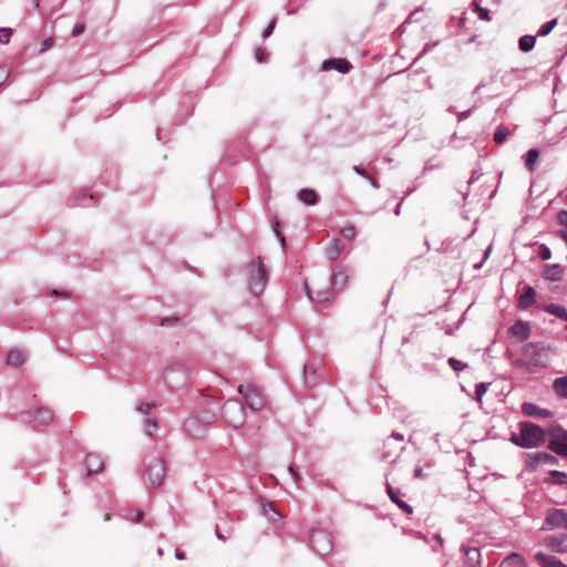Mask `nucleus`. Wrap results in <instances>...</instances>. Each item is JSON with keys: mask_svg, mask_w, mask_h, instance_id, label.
I'll return each instance as SVG.
<instances>
[{"mask_svg": "<svg viewBox=\"0 0 567 567\" xmlns=\"http://www.w3.org/2000/svg\"><path fill=\"white\" fill-rule=\"evenodd\" d=\"M546 440V432L538 425L530 422L519 423V434L513 433L509 441L523 449H534L542 445Z\"/></svg>", "mask_w": 567, "mask_h": 567, "instance_id": "f257e3e1", "label": "nucleus"}, {"mask_svg": "<svg viewBox=\"0 0 567 567\" xmlns=\"http://www.w3.org/2000/svg\"><path fill=\"white\" fill-rule=\"evenodd\" d=\"M247 276L249 290L256 296L261 293L266 287L268 277L264 264L259 258L247 266Z\"/></svg>", "mask_w": 567, "mask_h": 567, "instance_id": "f03ea898", "label": "nucleus"}, {"mask_svg": "<svg viewBox=\"0 0 567 567\" xmlns=\"http://www.w3.org/2000/svg\"><path fill=\"white\" fill-rule=\"evenodd\" d=\"M221 415L228 425L233 427H239L245 422L244 408L236 400H228L224 403Z\"/></svg>", "mask_w": 567, "mask_h": 567, "instance_id": "7ed1b4c3", "label": "nucleus"}, {"mask_svg": "<svg viewBox=\"0 0 567 567\" xmlns=\"http://www.w3.org/2000/svg\"><path fill=\"white\" fill-rule=\"evenodd\" d=\"M548 449L557 455L567 457V431L560 425H554L548 429Z\"/></svg>", "mask_w": 567, "mask_h": 567, "instance_id": "20e7f679", "label": "nucleus"}, {"mask_svg": "<svg viewBox=\"0 0 567 567\" xmlns=\"http://www.w3.org/2000/svg\"><path fill=\"white\" fill-rule=\"evenodd\" d=\"M238 392L244 396L246 405L252 411H259L265 405V400L252 384H240Z\"/></svg>", "mask_w": 567, "mask_h": 567, "instance_id": "39448f33", "label": "nucleus"}, {"mask_svg": "<svg viewBox=\"0 0 567 567\" xmlns=\"http://www.w3.org/2000/svg\"><path fill=\"white\" fill-rule=\"evenodd\" d=\"M145 476L152 485H159L165 476V465L162 458L151 457L145 464Z\"/></svg>", "mask_w": 567, "mask_h": 567, "instance_id": "423d86ee", "label": "nucleus"}, {"mask_svg": "<svg viewBox=\"0 0 567 567\" xmlns=\"http://www.w3.org/2000/svg\"><path fill=\"white\" fill-rule=\"evenodd\" d=\"M311 547L319 555L323 556L332 550V542L328 534L321 530H313L310 537Z\"/></svg>", "mask_w": 567, "mask_h": 567, "instance_id": "0eeeda50", "label": "nucleus"}, {"mask_svg": "<svg viewBox=\"0 0 567 567\" xmlns=\"http://www.w3.org/2000/svg\"><path fill=\"white\" fill-rule=\"evenodd\" d=\"M558 458L547 452H537L528 454L526 458V466L530 470H535L539 464L556 465Z\"/></svg>", "mask_w": 567, "mask_h": 567, "instance_id": "6e6552de", "label": "nucleus"}, {"mask_svg": "<svg viewBox=\"0 0 567 567\" xmlns=\"http://www.w3.org/2000/svg\"><path fill=\"white\" fill-rule=\"evenodd\" d=\"M544 348H539L537 344L529 343L524 347V355L529 359V363L535 367H545L546 359L543 358Z\"/></svg>", "mask_w": 567, "mask_h": 567, "instance_id": "1a4fd4ad", "label": "nucleus"}, {"mask_svg": "<svg viewBox=\"0 0 567 567\" xmlns=\"http://www.w3.org/2000/svg\"><path fill=\"white\" fill-rule=\"evenodd\" d=\"M544 545L551 551L555 553H567V535L558 534L551 535L544 539Z\"/></svg>", "mask_w": 567, "mask_h": 567, "instance_id": "9d476101", "label": "nucleus"}, {"mask_svg": "<svg viewBox=\"0 0 567 567\" xmlns=\"http://www.w3.org/2000/svg\"><path fill=\"white\" fill-rule=\"evenodd\" d=\"M546 523L551 527H560L567 529V512L559 508H551L547 512Z\"/></svg>", "mask_w": 567, "mask_h": 567, "instance_id": "9b49d317", "label": "nucleus"}, {"mask_svg": "<svg viewBox=\"0 0 567 567\" xmlns=\"http://www.w3.org/2000/svg\"><path fill=\"white\" fill-rule=\"evenodd\" d=\"M522 411L524 414H526L528 416L537 417V419H549L553 415L551 411H549L547 409H543L532 402L523 403Z\"/></svg>", "mask_w": 567, "mask_h": 567, "instance_id": "f8f14e48", "label": "nucleus"}, {"mask_svg": "<svg viewBox=\"0 0 567 567\" xmlns=\"http://www.w3.org/2000/svg\"><path fill=\"white\" fill-rule=\"evenodd\" d=\"M323 70H336L339 73H348L351 69V64L344 59H330L326 60L322 64Z\"/></svg>", "mask_w": 567, "mask_h": 567, "instance_id": "ddd939ff", "label": "nucleus"}, {"mask_svg": "<svg viewBox=\"0 0 567 567\" xmlns=\"http://www.w3.org/2000/svg\"><path fill=\"white\" fill-rule=\"evenodd\" d=\"M534 557L542 567H567V565L555 556L546 555L540 551L536 553Z\"/></svg>", "mask_w": 567, "mask_h": 567, "instance_id": "4468645a", "label": "nucleus"}, {"mask_svg": "<svg viewBox=\"0 0 567 567\" xmlns=\"http://www.w3.org/2000/svg\"><path fill=\"white\" fill-rule=\"evenodd\" d=\"M85 466L89 474L99 473L104 466V461L99 454H89L85 458Z\"/></svg>", "mask_w": 567, "mask_h": 567, "instance_id": "2eb2a0df", "label": "nucleus"}, {"mask_svg": "<svg viewBox=\"0 0 567 567\" xmlns=\"http://www.w3.org/2000/svg\"><path fill=\"white\" fill-rule=\"evenodd\" d=\"M468 567H478L481 565V551L476 547H462Z\"/></svg>", "mask_w": 567, "mask_h": 567, "instance_id": "dca6fc26", "label": "nucleus"}, {"mask_svg": "<svg viewBox=\"0 0 567 567\" xmlns=\"http://www.w3.org/2000/svg\"><path fill=\"white\" fill-rule=\"evenodd\" d=\"M511 332L519 341H524L529 338L530 329L527 322L517 321L512 326Z\"/></svg>", "mask_w": 567, "mask_h": 567, "instance_id": "f3484780", "label": "nucleus"}, {"mask_svg": "<svg viewBox=\"0 0 567 567\" xmlns=\"http://www.w3.org/2000/svg\"><path fill=\"white\" fill-rule=\"evenodd\" d=\"M27 353L22 349H12L7 357V364L12 367H20L24 363Z\"/></svg>", "mask_w": 567, "mask_h": 567, "instance_id": "a211bd4d", "label": "nucleus"}, {"mask_svg": "<svg viewBox=\"0 0 567 567\" xmlns=\"http://www.w3.org/2000/svg\"><path fill=\"white\" fill-rule=\"evenodd\" d=\"M386 492L391 501L395 503L401 509H403L408 514L413 513L412 507L408 503L399 498V493L394 491V488L390 484L386 485Z\"/></svg>", "mask_w": 567, "mask_h": 567, "instance_id": "6ab92c4d", "label": "nucleus"}, {"mask_svg": "<svg viewBox=\"0 0 567 567\" xmlns=\"http://www.w3.org/2000/svg\"><path fill=\"white\" fill-rule=\"evenodd\" d=\"M344 245L340 239H334L331 241L330 246L326 249V256L330 260L337 259L340 254L343 251Z\"/></svg>", "mask_w": 567, "mask_h": 567, "instance_id": "aec40b11", "label": "nucleus"}, {"mask_svg": "<svg viewBox=\"0 0 567 567\" xmlns=\"http://www.w3.org/2000/svg\"><path fill=\"white\" fill-rule=\"evenodd\" d=\"M544 310L559 319L567 321V309L558 303H549L544 306Z\"/></svg>", "mask_w": 567, "mask_h": 567, "instance_id": "412c9836", "label": "nucleus"}, {"mask_svg": "<svg viewBox=\"0 0 567 567\" xmlns=\"http://www.w3.org/2000/svg\"><path fill=\"white\" fill-rule=\"evenodd\" d=\"M53 419V415L48 409H39L34 413L33 422L39 425H47Z\"/></svg>", "mask_w": 567, "mask_h": 567, "instance_id": "4be33fe9", "label": "nucleus"}, {"mask_svg": "<svg viewBox=\"0 0 567 567\" xmlns=\"http://www.w3.org/2000/svg\"><path fill=\"white\" fill-rule=\"evenodd\" d=\"M555 393L564 399H567V375L556 378L553 382Z\"/></svg>", "mask_w": 567, "mask_h": 567, "instance_id": "5701e85b", "label": "nucleus"}, {"mask_svg": "<svg viewBox=\"0 0 567 567\" xmlns=\"http://www.w3.org/2000/svg\"><path fill=\"white\" fill-rule=\"evenodd\" d=\"M499 567H525V560L519 554L513 553L502 561Z\"/></svg>", "mask_w": 567, "mask_h": 567, "instance_id": "b1692460", "label": "nucleus"}, {"mask_svg": "<svg viewBox=\"0 0 567 567\" xmlns=\"http://www.w3.org/2000/svg\"><path fill=\"white\" fill-rule=\"evenodd\" d=\"M539 152L536 148H530L525 154V167L528 172H534L538 162Z\"/></svg>", "mask_w": 567, "mask_h": 567, "instance_id": "393cba45", "label": "nucleus"}, {"mask_svg": "<svg viewBox=\"0 0 567 567\" xmlns=\"http://www.w3.org/2000/svg\"><path fill=\"white\" fill-rule=\"evenodd\" d=\"M535 290L533 287H527L525 292L519 297V307L528 308L535 302Z\"/></svg>", "mask_w": 567, "mask_h": 567, "instance_id": "a878e982", "label": "nucleus"}, {"mask_svg": "<svg viewBox=\"0 0 567 567\" xmlns=\"http://www.w3.org/2000/svg\"><path fill=\"white\" fill-rule=\"evenodd\" d=\"M298 199L306 205H315L318 200V197L315 190L303 188L298 193Z\"/></svg>", "mask_w": 567, "mask_h": 567, "instance_id": "bb28decb", "label": "nucleus"}, {"mask_svg": "<svg viewBox=\"0 0 567 567\" xmlns=\"http://www.w3.org/2000/svg\"><path fill=\"white\" fill-rule=\"evenodd\" d=\"M349 276L343 271L339 270L332 275V287L336 290H341L346 287Z\"/></svg>", "mask_w": 567, "mask_h": 567, "instance_id": "cd10ccee", "label": "nucleus"}, {"mask_svg": "<svg viewBox=\"0 0 567 567\" xmlns=\"http://www.w3.org/2000/svg\"><path fill=\"white\" fill-rule=\"evenodd\" d=\"M535 43L536 38L534 35L526 34L519 38L518 48L523 52H529L530 50L534 49Z\"/></svg>", "mask_w": 567, "mask_h": 567, "instance_id": "c85d7f7f", "label": "nucleus"}, {"mask_svg": "<svg viewBox=\"0 0 567 567\" xmlns=\"http://www.w3.org/2000/svg\"><path fill=\"white\" fill-rule=\"evenodd\" d=\"M262 513L272 524H278L280 522V514L272 507L271 504H264Z\"/></svg>", "mask_w": 567, "mask_h": 567, "instance_id": "c756f323", "label": "nucleus"}, {"mask_svg": "<svg viewBox=\"0 0 567 567\" xmlns=\"http://www.w3.org/2000/svg\"><path fill=\"white\" fill-rule=\"evenodd\" d=\"M563 268L559 265H551L545 272V278L550 281H558L561 279Z\"/></svg>", "mask_w": 567, "mask_h": 567, "instance_id": "7c9ffc66", "label": "nucleus"}, {"mask_svg": "<svg viewBox=\"0 0 567 567\" xmlns=\"http://www.w3.org/2000/svg\"><path fill=\"white\" fill-rule=\"evenodd\" d=\"M305 290L307 292L308 298L310 300H313V297L311 296V293L309 291L308 285H305ZM331 297H332V292L331 291H317L315 299L318 302H323V301L330 300Z\"/></svg>", "mask_w": 567, "mask_h": 567, "instance_id": "2f4dec72", "label": "nucleus"}, {"mask_svg": "<svg viewBox=\"0 0 567 567\" xmlns=\"http://www.w3.org/2000/svg\"><path fill=\"white\" fill-rule=\"evenodd\" d=\"M509 135V131L505 126H498L494 133L493 140L497 144H502Z\"/></svg>", "mask_w": 567, "mask_h": 567, "instance_id": "473e14b6", "label": "nucleus"}, {"mask_svg": "<svg viewBox=\"0 0 567 567\" xmlns=\"http://www.w3.org/2000/svg\"><path fill=\"white\" fill-rule=\"evenodd\" d=\"M549 475L554 478L555 484L567 485V474L565 472L553 470Z\"/></svg>", "mask_w": 567, "mask_h": 567, "instance_id": "72a5a7b5", "label": "nucleus"}, {"mask_svg": "<svg viewBox=\"0 0 567 567\" xmlns=\"http://www.w3.org/2000/svg\"><path fill=\"white\" fill-rule=\"evenodd\" d=\"M556 24H557V19H553V20L546 22L538 30L537 35L538 37H546V35H548L553 31V29L556 27Z\"/></svg>", "mask_w": 567, "mask_h": 567, "instance_id": "f704fd0d", "label": "nucleus"}, {"mask_svg": "<svg viewBox=\"0 0 567 567\" xmlns=\"http://www.w3.org/2000/svg\"><path fill=\"white\" fill-rule=\"evenodd\" d=\"M447 362H449V365L456 372L463 371L467 367L466 363H464L455 358H450Z\"/></svg>", "mask_w": 567, "mask_h": 567, "instance_id": "c9c22d12", "label": "nucleus"}, {"mask_svg": "<svg viewBox=\"0 0 567 567\" xmlns=\"http://www.w3.org/2000/svg\"><path fill=\"white\" fill-rule=\"evenodd\" d=\"M157 430V422L155 419H146L145 420V433L147 435H153V433Z\"/></svg>", "mask_w": 567, "mask_h": 567, "instance_id": "e433bc0d", "label": "nucleus"}, {"mask_svg": "<svg viewBox=\"0 0 567 567\" xmlns=\"http://www.w3.org/2000/svg\"><path fill=\"white\" fill-rule=\"evenodd\" d=\"M12 35V29L0 28V43L7 44Z\"/></svg>", "mask_w": 567, "mask_h": 567, "instance_id": "4c0bfd02", "label": "nucleus"}, {"mask_svg": "<svg viewBox=\"0 0 567 567\" xmlns=\"http://www.w3.org/2000/svg\"><path fill=\"white\" fill-rule=\"evenodd\" d=\"M488 383L481 382L476 385L475 396L478 402L482 401L483 395L486 393Z\"/></svg>", "mask_w": 567, "mask_h": 567, "instance_id": "58836bf2", "label": "nucleus"}, {"mask_svg": "<svg viewBox=\"0 0 567 567\" xmlns=\"http://www.w3.org/2000/svg\"><path fill=\"white\" fill-rule=\"evenodd\" d=\"M539 257L543 260H549L551 258V251H550L549 247H547L546 245L542 244L539 246Z\"/></svg>", "mask_w": 567, "mask_h": 567, "instance_id": "ea45409f", "label": "nucleus"}, {"mask_svg": "<svg viewBox=\"0 0 567 567\" xmlns=\"http://www.w3.org/2000/svg\"><path fill=\"white\" fill-rule=\"evenodd\" d=\"M341 234L344 238L353 239L355 237V228L353 226H347L342 228Z\"/></svg>", "mask_w": 567, "mask_h": 567, "instance_id": "a19ab883", "label": "nucleus"}, {"mask_svg": "<svg viewBox=\"0 0 567 567\" xmlns=\"http://www.w3.org/2000/svg\"><path fill=\"white\" fill-rule=\"evenodd\" d=\"M475 9H476V12L478 13L480 19L485 20V21H489L491 20L489 16H488V10L487 9L482 8V7L477 6V4L475 6Z\"/></svg>", "mask_w": 567, "mask_h": 567, "instance_id": "79ce46f5", "label": "nucleus"}, {"mask_svg": "<svg viewBox=\"0 0 567 567\" xmlns=\"http://www.w3.org/2000/svg\"><path fill=\"white\" fill-rule=\"evenodd\" d=\"M266 56H267V53L265 52L264 49H261V48L256 49L255 59L257 60V62L261 63V62L266 61Z\"/></svg>", "mask_w": 567, "mask_h": 567, "instance_id": "37998d69", "label": "nucleus"}, {"mask_svg": "<svg viewBox=\"0 0 567 567\" xmlns=\"http://www.w3.org/2000/svg\"><path fill=\"white\" fill-rule=\"evenodd\" d=\"M276 22H277V21H276V19H275V18L269 22V24L267 25V28L264 30V33H262V37H264V38H268V37L272 33V31H274V29H275V27H276Z\"/></svg>", "mask_w": 567, "mask_h": 567, "instance_id": "c03bdc74", "label": "nucleus"}, {"mask_svg": "<svg viewBox=\"0 0 567 567\" xmlns=\"http://www.w3.org/2000/svg\"><path fill=\"white\" fill-rule=\"evenodd\" d=\"M153 408V404L151 403H142L137 406V411L141 413L147 414L148 411Z\"/></svg>", "mask_w": 567, "mask_h": 567, "instance_id": "a18cd8bd", "label": "nucleus"}, {"mask_svg": "<svg viewBox=\"0 0 567 567\" xmlns=\"http://www.w3.org/2000/svg\"><path fill=\"white\" fill-rule=\"evenodd\" d=\"M558 221H559L560 225L567 227V210H561L558 214Z\"/></svg>", "mask_w": 567, "mask_h": 567, "instance_id": "49530a36", "label": "nucleus"}, {"mask_svg": "<svg viewBox=\"0 0 567 567\" xmlns=\"http://www.w3.org/2000/svg\"><path fill=\"white\" fill-rule=\"evenodd\" d=\"M53 45V40L52 39H45L42 43H41V52H44L47 51L48 49H50L51 47Z\"/></svg>", "mask_w": 567, "mask_h": 567, "instance_id": "de8ad7c7", "label": "nucleus"}, {"mask_svg": "<svg viewBox=\"0 0 567 567\" xmlns=\"http://www.w3.org/2000/svg\"><path fill=\"white\" fill-rule=\"evenodd\" d=\"M84 31V24H76L72 30V37H78Z\"/></svg>", "mask_w": 567, "mask_h": 567, "instance_id": "09e8293b", "label": "nucleus"}, {"mask_svg": "<svg viewBox=\"0 0 567 567\" xmlns=\"http://www.w3.org/2000/svg\"><path fill=\"white\" fill-rule=\"evenodd\" d=\"M353 171H354L357 174H359V175H361V176H363V177H365V178H370V176H369V174L367 173V171H365V169H363V168H361L360 166H354V167H353Z\"/></svg>", "mask_w": 567, "mask_h": 567, "instance_id": "8fccbe9b", "label": "nucleus"}, {"mask_svg": "<svg viewBox=\"0 0 567 567\" xmlns=\"http://www.w3.org/2000/svg\"><path fill=\"white\" fill-rule=\"evenodd\" d=\"M288 472L296 482L300 481V475L296 472V470L292 466L288 467Z\"/></svg>", "mask_w": 567, "mask_h": 567, "instance_id": "3c124183", "label": "nucleus"}, {"mask_svg": "<svg viewBox=\"0 0 567 567\" xmlns=\"http://www.w3.org/2000/svg\"><path fill=\"white\" fill-rule=\"evenodd\" d=\"M414 476L417 477V478H424L425 477V475L423 473V470L421 467H419V468H416L414 471Z\"/></svg>", "mask_w": 567, "mask_h": 567, "instance_id": "603ef678", "label": "nucleus"}, {"mask_svg": "<svg viewBox=\"0 0 567 567\" xmlns=\"http://www.w3.org/2000/svg\"><path fill=\"white\" fill-rule=\"evenodd\" d=\"M194 423H195V419H188V420L186 421V426H187V429H188V430H192V427H193Z\"/></svg>", "mask_w": 567, "mask_h": 567, "instance_id": "864d4df0", "label": "nucleus"}, {"mask_svg": "<svg viewBox=\"0 0 567 567\" xmlns=\"http://www.w3.org/2000/svg\"><path fill=\"white\" fill-rule=\"evenodd\" d=\"M175 556H176L177 559H184L185 558L184 553H181L178 550L175 551Z\"/></svg>", "mask_w": 567, "mask_h": 567, "instance_id": "5fc2aeb1", "label": "nucleus"}, {"mask_svg": "<svg viewBox=\"0 0 567 567\" xmlns=\"http://www.w3.org/2000/svg\"><path fill=\"white\" fill-rule=\"evenodd\" d=\"M392 436H393L395 440H398V441H403V440H404L403 435H402V434H399V433H394Z\"/></svg>", "mask_w": 567, "mask_h": 567, "instance_id": "6e6d98bb", "label": "nucleus"}, {"mask_svg": "<svg viewBox=\"0 0 567 567\" xmlns=\"http://www.w3.org/2000/svg\"><path fill=\"white\" fill-rule=\"evenodd\" d=\"M433 45H434V44H430V43L425 44V47H424V48H423V50H422V53H424V52L429 51Z\"/></svg>", "mask_w": 567, "mask_h": 567, "instance_id": "4d7b16f0", "label": "nucleus"}, {"mask_svg": "<svg viewBox=\"0 0 567 567\" xmlns=\"http://www.w3.org/2000/svg\"><path fill=\"white\" fill-rule=\"evenodd\" d=\"M143 518V512H137L136 513V522H141Z\"/></svg>", "mask_w": 567, "mask_h": 567, "instance_id": "13d9d810", "label": "nucleus"}, {"mask_svg": "<svg viewBox=\"0 0 567 567\" xmlns=\"http://www.w3.org/2000/svg\"><path fill=\"white\" fill-rule=\"evenodd\" d=\"M370 181V184L373 186V187H378L375 181L373 178H368Z\"/></svg>", "mask_w": 567, "mask_h": 567, "instance_id": "bf43d9fd", "label": "nucleus"}, {"mask_svg": "<svg viewBox=\"0 0 567 567\" xmlns=\"http://www.w3.org/2000/svg\"><path fill=\"white\" fill-rule=\"evenodd\" d=\"M216 536H217V538H219V539H224V536H223L218 530H216Z\"/></svg>", "mask_w": 567, "mask_h": 567, "instance_id": "052dcab7", "label": "nucleus"}, {"mask_svg": "<svg viewBox=\"0 0 567 567\" xmlns=\"http://www.w3.org/2000/svg\"><path fill=\"white\" fill-rule=\"evenodd\" d=\"M394 213H395V215H399V214H400V205H398V206H396V208H395V212H394Z\"/></svg>", "mask_w": 567, "mask_h": 567, "instance_id": "680f3d73", "label": "nucleus"}, {"mask_svg": "<svg viewBox=\"0 0 567 567\" xmlns=\"http://www.w3.org/2000/svg\"><path fill=\"white\" fill-rule=\"evenodd\" d=\"M470 111L462 113V117H466L468 115Z\"/></svg>", "mask_w": 567, "mask_h": 567, "instance_id": "e2e57ef3", "label": "nucleus"}, {"mask_svg": "<svg viewBox=\"0 0 567 567\" xmlns=\"http://www.w3.org/2000/svg\"><path fill=\"white\" fill-rule=\"evenodd\" d=\"M157 554H158L159 556H162V555H163V549H162V548H158Z\"/></svg>", "mask_w": 567, "mask_h": 567, "instance_id": "0e129e2a", "label": "nucleus"}, {"mask_svg": "<svg viewBox=\"0 0 567 567\" xmlns=\"http://www.w3.org/2000/svg\"><path fill=\"white\" fill-rule=\"evenodd\" d=\"M489 251H491V248H487L485 256H487Z\"/></svg>", "mask_w": 567, "mask_h": 567, "instance_id": "69168bd1", "label": "nucleus"}, {"mask_svg": "<svg viewBox=\"0 0 567 567\" xmlns=\"http://www.w3.org/2000/svg\"><path fill=\"white\" fill-rule=\"evenodd\" d=\"M565 330L567 331V324L565 326Z\"/></svg>", "mask_w": 567, "mask_h": 567, "instance_id": "338daca9", "label": "nucleus"}]
</instances>
